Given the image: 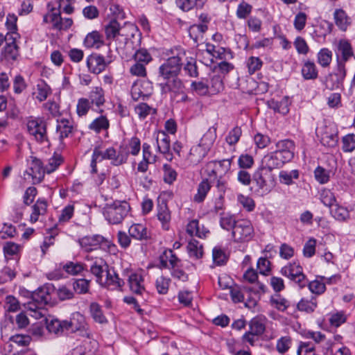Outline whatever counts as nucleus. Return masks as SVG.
<instances>
[{
  "label": "nucleus",
  "instance_id": "nucleus-1",
  "mask_svg": "<svg viewBox=\"0 0 355 355\" xmlns=\"http://www.w3.org/2000/svg\"><path fill=\"white\" fill-rule=\"evenodd\" d=\"M44 320L49 332L56 336L62 335L65 331H76L84 329L86 325L83 315L79 313L73 314L69 321L51 318H45Z\"/></svg>",
  "mask_w": 355,
  "mask_h": 355
},
{
  "label": "nucleus",
  "instance_id": "nucleus-2",
  "mask_svg": "<svg viewBox=\"0 0 355 355\" xmlns=\"http://www.w3.org/2000/svg\"><path fill=\"white\" fill-rule=\"evenodd\" d=\"M130 205L125 200H115L106 204L103 215L109 223L118 225L122 223L130 211Z\"/></svg>",
  "mask_w": 355,
  "mask_h": 355
},
{
  "label": "nucleus",
  "instance_id": "nucleus-3",
  "mask_svg": "<svg viewBox=\"0 0 355 355\" xmlns=\"http://www.w3.org/2000/svg\"><path fill=\"white\" fill-rule=\"evenodd\" d=\"M216 138V128H209L202 137L198 146H193L190 150V155L196 157L192 161L200 162L207 155Z\"/></svg>",
  "mask_w": 355,
  "mask_h": 355
},
{
  "label": "nucleus",
  "instance_id": "nucleus-4",
  "mask_svg": "<svg viewBox=\"0 0 355 355\" xmlns=\"http://www.w3.org/2000/svg\"><path fill=\"white\" fill-rule=\"evenodd\" d=\"M280 273L296 284L300 288H304L306 286L307 277L298 261L288 263L281 268Z\"/></svg>",
  "mask_w": 355,
  "mask_h": 355
},
{
  "label": "nucleus",
  "instance_id": "nucleus-5",
  "mask_svg": "<svg viewBox=\"0 0 355 355\" xmlns=\"http://www.w3.org/2000/svg\"><path fill=\"white\" fill-rule=\"evenodd\" d=\"M252 180L256 182L262 195L268 193L275 185V178L272 171L262 164L253 174Z\"/></svg>",
  "mask_w": 355,
  "mask_h": 355
},
{
  "label": "nucleus",
  "instance_id": "nucleus-6",
  "mask_svg": "<svg viewBox=\"0 0 355 355\" xmlns=\"http://www.w3.org/2000/svg\"><path fill=\"white\" fill-rule=\"evenodd\" d=\"M184 52L179 53L177 55L168 58L159 68V74L162 79L175 78L178 76L182 67V58Z\"/></svg>",
  "mask_w": 355,
  "mask_h": 355
},
{
  "label": "nucleus",
  "instance_id": "nucleus-7",
  "mask_svg": "<svg viewBox=\"0 0 355 355\" xmlns=\"http://www.w3.org/2000/svg\"><path fill=\"white\" fill-rule=\"evenodd\" d=\"M26 128L28 134L40 142L48 141L46 122L43 118L31 116L26 119Z\"/></svg>",
  "mask_w": 355,
  "mask_h": 355
},
{
  "label": "nucleus",
  "instance_id": "nucleus-8",
  "mask_svg": "<svg viewBox=\"0 0 355 355\" xmlns=\"http://www.w3.org/2000/svg\"><path fill=\"white\" fill-rule=\"evenodd\" d=\"M254 231L252 223L247 219L238 220L232 236L236 243L248 242L254 237Z\"/></svg>",
  "mask_w": 355,
  "mask_h": 355
},
{
  "label": "nucleus",
  "instance_id": "nucleus-9",
  "mask_svg": "<svg viewBox=\"0 0 355 355\" xmlns=\"http://www.w3.org/2000/svg\"><path fill=\"white\" fill-rule=\"evenodd\" d=\"M54 291L52 285H45L31 293V301L28 302V309L40 308L48 304L51 300V293Z\"/></svg>",
  "mask_w": 355,
  "mask_h": 355
},
{
  "label": "nucleus",
  "instance_id": "nucleus-10",
  "mask_svg": "<svg viewBox=\"0 0 355 355\" xmlns=\"http://www.w3.org/2000/svg\"><path fill=\"white\" fill-rule=\"evenodd\" d=\"M337 67L345 68V64L354 58L353 48L350 42L345 40H340L334 49Z\"/></svg>",
  "mask_w": 355,
  "mask_h": 355
},
{
  "label": "nucleus",
  "instance_id": "nucleus-11",
  "mask_svg": "<svg viewBox=\"0 0 355 355\" xmlns=\"http://www.w3.org/2000/svg\"><path fill=\"white\" fill-rule=\"evenodd\" d=\"M78 243L85 252H91L98 249H105L109 246V241L100 234L85 236L78 239Z\"/></svg>",
  "mask_w": 355,
  "mask_h": 355
},
{
  "label": "nucleus",
  "instance_id": "nucleus-12",
  "mask_svg": "<svg viewBox=\"0 0 355 355\" xmlns=\"http://www.w3.org/2000/svg\"><path fill=\"white\" fill-rule=\"evenodd\" d=\"M112 57L108 55L105 59L98 53H92L87 58L86 63L89 72L99 74L112 62Z\"/></svg>",
  "mask_w": 355,
  "mask_h": 355
},
{
  "label": "nucleus",
  "instance_id": "nucleus-13",
  "mask_svg": "<svg viewBox=\"0 0 355 355\" xmlns=\"http://www.w3.org/2000/svg\"><path fill=\"white\" fill-rule=\"evenodd\" d=\"M162 94H171V97L176 98L179 93H182V90L185 89L182 80L175 76V78H169L168 79H163V82L159 83Z\"/></svg>",
  "mask_w": 355,
  "mask_h": 355
},
{
  "label": "nucleus",
  "instance_id": "nucleus-14",
  "mask_svg": "<svg viewBox=\"0 0 355 355\" xmlns=\"http://www.w3.org/2000/svg\"><path fill=\"white\" fill-rule=\"evenodd\" d=\"M345 77L346 69L336 66L335 71L327 77L326 87L330 90L341 89Z\"/></svg>",
  "mask_w": 355,
  "mask_h": 355
},
{
  "label": "nucleus",
  "instance_id": "nucleus-15",
  "mask_svg": "<svg viewBox=\"0 0 355 355\" xmlns=\"http://www.w3.org/2000/svg\"><path fill=\"white\" fill-rule=\"evenodd\" d=\"M317 136L320 138L321 144L329 148L336 146L338 137L336 132L328 126H324L317 130Z\"/></svg>",
  "mask_w": 355,
  "mask_h": 355
},
{
  "label": "nucleus",
  "instance_id": "nucleus-16",
  "mask_svg": "<svg viewBox=\"0 0 355 355\" xmlns=\"http://www.w3.org/2000/svg\"><path fill=\"white\" fill-rule=\"evenodd\" d=\"M51 23H52V28L57 31H62L69 29L73 24L71 18H62L60 10L58 8L51 7Z\"/></svg>",
  "mask_w": 355,
  "mask_h": 355
},
{
  "label": "nucleus",
  "instance_id": "nucleus-17",
  "mask_svg": "<svg viewBox=\"0 0 355 355\" xmlns=\"http://www.w3.org/2000/svg\"><path fill=\"white\" fill-rule=\"evenodd\" d=\"M288 162L289 161L284 158L279 153L275 150L263 157L261 164L272 171L274 168H280L285 163Z\"/></svg>",
  "mask_w": 355,
  "mask_h": 355
},
{
  "label": "nucleus",
  "instance_id": "nucleus-18",
  "mask_svg": "<svg viewBox=\"0 0 355 355\" xmlns=\"http://www.w3.org/2000/svg\"><path fill=\"white\" fill-rule=\"evenodd\" d=\"M157 150L162 153L168 161L173 159V154L171 152V141L169 136L164 131L157 134Z\"/></svg>",
  "mask_w": 355,
  "mask_h": 355
},
{
  "label": "nucleus",
  "instance_id": "nucleus-19",
  "mask_svg": "<svg viewBox=\"0 0 355 355\" xmlns=\"http://www.w3.org/2000/svg\"><path fill=\"white\" fill-rule=\"evenodd\" d=\"M28 170V173L32 177L34 183H40L43 180L46 169L40 159L31 157Z\"/></svg>",
  "mask_w": 355,
  "mask_h": 355
},
{
  "label": "nucleus",
  "instance_id": "nucleus-20",
  "mask_svg": "<svg viewBox=\"0 0 355 355\" xmlns=\"http://www.w3.org/2000/svg\"><path fill=\"white\" fill-rule=\"evenodd\" d=\"M160 268L174 269L176 267H181V260L175 255L171 249L165 250L159 256Z\"/></svg>",
  "mask_w": 355,
  "mask_h": 355
},
{
  "label": "nucleus",
  "instance_id": "nucleus-21",
  "mask_svg": "<svg viewBox=\"0 0 355 355\" xmlns=\"http://www.w3.org/2000/svg\"><path fill=\"white\" fill-rule=\"evenodd\" d=\"M8 42L3 48L1 56L6 61L16 60L19 55V47L16 44V38L13 36H8Z\"/></svg>",
  "mask_w": 355,
  "mask_h": 355
},
{
  "label": "nucleus",
  "instance_id": "nucleus-22",
  "mask_svg": "<svg viewBox=\"0 0 355 355\" xmlns=\"http://www.w3.org/2000/svg\"><path fill=\"white\" fill-rule=\"evenodd\" d=\"M124 284V281L119 278L114 270L109 268L107 270L105 278L103 279L102 284L101 285L110 289H117L121 288Z\"/></svg>",
  "mask_w": 355,
  "mask_h": 355
},
{
  "label": "nucleus",
  "instance_id": "nucleus-23",
  "mask_svg": "<svg viewBox=\"0 0 355 355\" xmlns=\"http://www.w3.org/2000/svg\"><path fill=\"white\" fill-rule=\"evenodd\" d=\"M275 150L289 162L294 157L295 144L291 139L280 140L276 144Z\"/></svg>",
  "mask_w": 355,
  "mask_h": 355
},
{
  "label": "nucleus",
  "instance_id": "nucleus-24",
  "mask_svg": "<svg viewBox=\"0 0 355 355\" xmlns=\"http://www.w3.org/2000/svg\"><path fill=\"white\" fill-rule=\"evenodd\" d=\"M129 288L132 293L137 295H142L146 292L143 277L138 273H131L128 279Z\"/></svg>",
  "mask_w": 355,
  "mask_h": 355
},
{
  "label": "nucleus",
  "instance_id": "nucleus-25",
  "mask_svg": "<svg viewBox=\"0 0 355 355\" xmlns=\"http://www.w3.org/2000/svg\"><path fill=\"white\" fill-rule=\"evenodd\" d=\"M157 216L162 223L163 229L168 230L171 216L166 200L159 201L157 206Z\"/></svg>",
  "mask_w": 355,
  "mask_h": 355
},
{
  "label": "nucleus",
  "instance_id": "nucleus-26",
  "mask_svg": "<svg viewBox=\"0 0 355 355\" xmlns=\"http://www.w3.org/2000/svg\"><path fill=\"white\" fill-rule=\"evenodd\" d=\"M92 105L99 108L105 103V92L101 87H94L89 93L87 98Z\"/></svg>",
  "mask_w": 355,
  "mask_h": 355
},
{
  "label": "nucleus",
  "instance_id": "nucleus-27",
  "mask_svg": "<svg viewBox=\"0 0 355 355\" xmlns=\"http://www.w3.org/2000/svg\"><path fill=\"white\" fill-rule=\"evenodd\" d=\"M128 233L130 237L139 241L147 240L150 237L147 228L139 223L132 225L129 227Z\"/></svg>",
  "mask_w": 355,
  "mask_h": 355
},
{
  "label": "nucleus",
  "instance_id": "nucleus-28",
  "mask_svg": "<svg viewBox=\"0 0 355 355\" xmlns=\"http://www.w3.org/2000/svg\"><path fill=\"white\" fill-rule=\"evenodd\" d=\"M304 80H315L318 77V71L314 62L310 60H304L301 69Z\"/></svg>",
  "mask_w": 355,
  "mask_h": 355
},
{
  "label": "nucleus",
  "instance_id": "nucleus-29",
  "mask_svg": "<svg viewBox=\"0 0 355 355\" xmlns=\"http://www.w3.org/2000/svg\"><path fill=\"white\" fill-rule=\"evenodd\" d=\"M318 306L317 298L314 295H311V298H302L296 305L297 311L305 312L306 313H312Z\"/></svg>",
  "mask_w": 355,
  "mask_h": 355
},
{
  "label": "nucleus",
  "instance_id": "nucleus-30",
  "mask_svg": "<svg viewBox=\"0 0 355 355\" xmlns=\"http://www.w3.org/2000/svg\"><path fill=\"white\" fill-rule=\"evenodd\" d=\"M109 269L108 265L105 261L101 259L96 261L91 266L90 271L96 277V282L99 284H102L103 279L104 278L103 273L107 272Z\"/></svg>",
  "mask_w": 355,
  "mask_h": 355
},
{
  "label": "nucleus",
  "instance_id": "nucleus-31",
  "mask_svg": "<svg viewBox=\"0 0 355 355\" xmlns=\"http://www.w3.org/2000/svg\"><path fill=\"white\" fill-rule=\"evenodd\" d=\"M336 25L343 31H345L351 24V19L343 9H336L334 13Z\"/></svg>",
  "mask_w": 355,
  "mask_h": 355
},
{
  "label": "nucleus",
  "instance_id": "nucleus-32",
  "mask_svg": "<svg viewBox=\"0 0 355 355\" xmlns=\"http://www.w3.org/2000/svg\"><path fill=\"white\" fill-rule=\"evenodd\" d=\"M208 26L206 24H193L189 28V37L196 44L204 39V34L207 31Z\"/></svg>",
  "mask_w": 355,
  "mask_h": 355
},
{
  "label": "nucleus",
  "instance_id": "nucleus-33",
  "mask_svg": "<svg viewBox=\"0 0 355 355\" xmlns=\"http://www.w3.org/2000/svg\"><path fill=\"white\" fill-rule=\"evenodd\" d=\"M219 223L220 227L225 230L233 232V230L238 221L236 220L235 216L230 213L224 212L219 213Z\"/></svg>",
  "mask_w": 355,
  "mask_h": 355
},
{
  "label": "nucleus",
  "instance_id": "nucleus-34",
  "mask_svg": "<svg viewBox=\"0 0 355 355\" xmlns=\"http://www.w3.org/2000/svg\"><path fill=\"white\" fill-rule=\"evenodd\" d=\"M187 232L191 236H196L199 238H205L209 232L204 226L200 228L198 220L194 219L190 221L187 226Z\"/></svg>",
  "mask_w": 355,
  "mask_h": 355
},
{
  "label": "nucleus",
  "instance_id": "nucleus-35",
  "mask_svg": "<svg viewBox=\"0 0 355 355\" xmlns=\"http://www.w3.org/2000/svg\"><path fill=\"white\" fill-rule=\"evenodd\" d=\"M47 210V202L44 199H38L33 206L31 222L34 223L38 220L40 215H44Z\"/></svg>",
  "mask_w": 355,
  "mask_h": 355
},
{
  "label": "nucleus",
  "instance_id": "nucleus-36",
  "mask_svg": "<svg viewBox=\"0 0 355 355\" xmlns=\"http://www.w3.org/2000/svg\"><path fill=\"white\" fill-rule=\"evenodd\" d=\"M234 157H232L230 159H224L220 161H213L211 163L214 164L215 166V168H214L209 175L213 174L214 176H217L218 173L226 174L230 171L231 168L232 162Z\"/></svg>",
  "mask_w": 355,
  "mask_h": 355
},
{
  "label": "nucleus",
  "instance_id": "nucleus-37",
  "mask_svg": "<svg viewBox=\"0 0 355 355\" xmlns=\"http://www.w3.org/2000/svg\"><path fill=\"white\" fill-rule=\"evenodd\" d=\"M57 132L60 133V138L63 139L69 137L73 132V126L72 122L66 119L58 121L56 127Z\"/></svg>",
  "mask_w": 355,
  "mask_h": 355
},
{
  "label": "nucleus",
  "instance_id": "nucleus-38",
  "mask_svg": "<svg viewBox=\"0 0 355 355\" xmlns=\"http://www.w3.org/2000/svg\"><path fill=\"white\" fill-rule=\"evenodd\" d=\"M88 128L96 133H100L101 131L107 130L110 128V121L105 116L101 115L92 121Z\"/></svg>",
  "mask_w": 355,
  "mask_h": 355
},
{
  "label": "nucleus",
  "instance_id": "nucleus-39",
  "mask_svg": "<svg viewBox=\"0 0 355 355\" xmlns=\"http://www.w3.org/2000/svg\"><path fill=\"white\" fill-rule=\"evenodd\" d=\"M144 85H149V83H143L141 84L135 83L132 86L131 96L135 101H138L140 98H142L144 100L150 96V92H147L143 90Z\"/></svg>",
  "mask_w": 355,
  "mask_h": 355
},
{
  "label": "nucleus",
  "instance_id": "nucleus-40",
  "mask_svg": "<svg viewBox=\"0 0 355 355\" xmlns=\"http://www.w3.org/2000/svg\"><path fill=\"white\" fill-rule=\"evenodd\" d=\"M268 106L275 112L282 114H286L289 112L288 99L287 97H284L280 101L272 99L268 101Z\"/></svg>",
  "mask_w": 355,
  "mask_h": 355
},
{
  "label": "nucleus",
  "instance_id": "nucleus-41",
  "mask_svg": "<svg viewBox=\"0 0 355 355\" xmlns=\"http://www.w3.org/2000/svg\"><path fill=\"white\" fill-rule=\"evenodd\" d=\"M89 311L95 322L100 324L107 322V320L103 313L101 306L98 303L92 302L89 306Z\"/></svg>",
  "mask_w": 355,
  "mask_h": 355
},
{
  "label": "nucleus",
  "instance_id": "nucleus-42",
  "mask_svg": "<svg viewBox=\"0 0 355 355\" xmlns=\"http://www.w3.org/2000/svg\"><path fill=\"white\" fill-rule=\"evenodd\" d=\"M210 189L211 185L208 180H203L198 187V191L193 197V200L198 203L203 202Z\"/></svg>",
  "mask_w": 355,
  "mask_h": 355
},
{
  "label": "nucleus",
  "instance_id": "nucleus-43",
  "mask_svg": "<svg viewBox=\"0 0 355 355\" xmlns=\"http://www.w3.org/2000/svg\"><path fill=\"white\" fill-rule=\"evenodd\" d=\"M309 291L314 295H320L323 294L326 291L325 283L323 280H321L318 277L317 279L309 282L307 279V284Z\"/></svg>",
  "mask_w": 355,
  "mask_h": 355
},
{
  "label": "nucleus",
  "instance_id": "nucleus-44",
  "mask_svg": "<svg viewBox=\"0 0 355 355\" xmlns=\"http://www.w3.org/2000/svg\"><path fill=\"white\" fill-rule=\"evenodd\" d=\"M206 51L212 57L219 60H225L226 53H230V51L223 47H216L215 45L209 43L206 44Z\"/></svg>",
  "mask_w": 355,
  "mask_h": 355
},
{
  "label": "nucleus",
  "instance_id": "nucleus-45",
  "mask_svg": "<svg viewBox=\"0 0 355 355\" xmlns=\"http://www.w3.org/2000/svg\"><path fill=\"white\" fill-rule=\"evenodd\" d=\"M135 112L140 119H145L150 114H155L157 110L150 107L146 103H140L135 107Z\"/></svg>",
  "mask_w": 355,
  "mask_h": 355
},
{
  "label": "nucleus",
  "instance_id": "nucleus-46",
  "mask_svg": "<svg viewBox=\"0 0 355 355\" xmlns=\"http://www.w3.org/2000/svg\"><path fill=\"white\" fill-rule=\"evenodd\" d=\"M190 257L200 259L203 254L202 245L196 239H192L187 246Z\"/></svg>",
  "mask_w": 355,
  "mask_h": 355
},
{
  "label": "nucleus",
  "instance_id": "nucleus-47",
  "mask_svg": "<svg viewBox=\"0 0 355 355\" xmlns=\"http://www.w3.org/2000/svg\"><path fill=\"white\" fill-rule=\"evenodd\" d=\"M306 337L313 339L315 343L320 344L325 343L327 349L331 348L333 345V342L330 340H327L325 335L320 331H309L306 334Z\"/></svg>",
  "mask_w": 355,
  "mask_h": 355
},
{
  "label": "nucleus",
  "instance_id": "nucleus-48",
  "mask_svg": "<svg viewBox=\"0 0 355 355\" xmlns=\"http://www.w3.org/2000/svg\"><path fill=\"white\" fill-rule=\"evenodd\" d=\"M120 24L116 19L111 20L108 24L105 26V33L107 39H114L119 35Z\"/></svg>",
  "mask_w": 355,
  "mask_h": 355
},
{
  "label": "nucleus",
  "instance_id": "nucleus-49",
  "mask_svg": "<svg viewBox=\"0 0 355 355\" xmlns=\"http://www.w3.org/2000/svg\"><path fill=\"white\" fill-rule=\"evenodd\" d=\"M176 6L183 11H189L193 8H202V3L199 0H175Z\"/></svg>",
  "mask_w": 355,
  "mask_h": 355
},
{
  "label": "nucleus",
  "instance_id": "nucleus-50",
  "mask_svg": "<svg viewBox=\"0 0 355 355\" xmlns=\"http://www.w3.org/2000/svg\"><path fill=\"white\" fill-rule=\"evenodd\" d=\"M270 303L272 306L282 312H284L290 306L289 301L280 295L272 297L270 298Z\"/></svg>",
  "mask_w": 355,
  "mask_h": 355
},
{
  "label": "nucleus",
  "instance_id": "nucleus-51",
  "mask_svg": "<svg viewBox=\"0 0 355 355\" xmlns=\"http://www.w3.org/2000/svg\"><path fill=\"white\" fill-rule=\"evenodd\" d=\"M318 62L322 67H328L332 60V52L327 49H322L317 55Z\"/></svg>",
  "mask_w": 355,
  "mask_h": 355
},
{
  "label": "nucleus",
  "instance_id": "nucleus-52",
  "mask_svg": "<svg viewBox=\"0 0 355 355\" xmlns=\"http://www.w3.org/2000/svg\"><path fill=\"white\" fill-rule=\"evenodd\" d=\"M133 59L135 62H140L146 65L153 60L150 53L146 49H139L137 50L133 55Z\"/></svg>",
  "mask_w": 355,
  "mask_h": 355
},
{
  "label": "nucleus",
  "instance_id": "nucleus-53",
  "mask_svg": "<svg viewBox=\"0 0 355 355\" xmlns=\"http://www.w3.org/2000/svg\"><path fill=\"white\" fill-rule=\"evenodd\" d=\"M331 214L335 219L340 221H344L349 217L348 210L338 204L331 209Z\"/></svg>",
  "mask_w": 355,
  "mask_h": 355
},
{
  "label": "nucleus",
  "instance_id": "nucleus-54",
  "mask_svg": "<svg viewBox=\"0 0 355 355\" xmlns=\"http://www.w3.org/2000/svg\"><path fill=\"white\" fill-rule=\"evenodd\" d=\"M279 180L282 183L291 185L293 183V179L299 178V171L297 170H292L291 171H282L279 173Z\"/></svg>",
  "mask_w": 355,
  "mask_h": 355
},
{
  "label": "nucleus",
  "instance_id": "nucleus-55",
  "mask_svg": "<svg viewBox=\"0 0 355 355\" xmlns=\"http://www.w3.org/2000/svg\"><path fill=\"white\" fill-rule=\"evenodd\" d=\"M84 266L82 263L69 261L63 266L62 268L67 273L76 275L84 270Z\"/></svg>",
  "mask_w": 355,
  "mask_h": 355
},
{
  "label": "nucleus",
  "instance_id": "nucleus-56",
  "mask_svg": "<svg viewBox=\"0 0 355 355\" xmlns=\"http://www.w3.org/2000/svg\"><path fill=\"white\" fill-rule=\"evenodd\" d=\"M102 44L101 35L98 31H92L87 35L84 40V44L86 47L91 48L98 44Z\"/></svg>",
  "mask_w": 355,
  "mask_h": 355
},
{
  "label": "nucleus",
  "instance_id": "nucleus-57",
  "mask_svg": "<svg viewBox=\"0 0 355 355\" xmlns=\"http://www.w3.org/2000/svg\"><path fill=\"white\" fill-rule=\"evenodd\" d=\"M51 92L50 87L44 81H41L37 85L36 98L42 102L45 101Z\"/></svg>",
  "mask_w": 355,
  "mask_h": 355
},
{
  "label": "nucleus",
  "instance_id": "nucleus-58",
  "mask_svg": "<svg viewBox=\"0 0 355 355\" xmlns=\"http://www.w3.org/2000/svg\"><path fill=\"white\" fill-rule=\"evenodd\" d=\"M241 135V128L239 126H236L229 132L225 138V141L230 146L235 145L239 141Z\"/></svg>",
  "mask_w": 355,
  "mask_h": 355
},
{
  "label": "nucleus",
  "instance_id": "nucleus-59",
  "mask_svg": "<svg viewBox=\"0 0 355 355\" xmlns=\"http://www.w3.org/2000/svg\"><path fill=\"white\" fill-rule=\"evenodd\" d=\"M91 103L87 98H80L76 105V112L79 116H85L92 107Z\"/></svg>",
  "mask_w": 355,
  "mask_h": 355
},
{
  "label": "nucleus",
  "instance_id": "nucleus-60",
  "mask_svg": "<svg viewBox=\"0 0 355 355\" xmlns=\"http://www.w3.org/2000/svg\"><path fill=\"white\" fill-rule=\"evenodd\" d=\"M347 319V316L344 311H338L331 315L329 318V323L333 327H338L346 322Z\"/></svg>",
  "mask_w": 355,
  "mask_h": 355
},
{
  "label": "nucleus",
  "instance_id": "nucleus-61",
  "mask_svg": "<svg viewBox=\"0 0 355 355\" xmlns=\"http://www.w3.org/2000/svg\"><path fill=\"white\" fill-rule=\"evenodd\" d=\"M63 159L60 155H54L49 159V163L45 166L46 173H51L55 171L58 166L62 163Z\"/></svg>",
  "mask_w": 355,
  "mask_h": 355
},
{
  "label": "nucleus",
  "instance_id": "nucleus-62",
  "mask_svg": "<svg viewBox=\"0 0 355 355\" xmlns=\"http://www.w3.org/2000/svg\"><path fill=\"white\" fill-rule=\"evenodd\" d=\"M343 150L344 152H352L355 149V135L348 134L342 139Z\"/></svg>",
  "mask_w": 355,
  "mask_h": 355
},
{
  "label": "nucleus",
  "instance_id": "nucleus-63",
  "mask_svg": "<svg viewBox=\"0 0 355 355\" xmlns=\"http://www.w3.org/2000/svg\"><path fill=\"white\" fill-rule=\"evenodd\" d=\"M163 171L164 182L171 184L177 178L178 174L176 171L168 164H164Z\"/></svg>",
  "mask_w": 355,
  "mask_h": 355
},
{
  "label": "nucleus",
  "instance_id": "nucleus-64",
  "mask_svg": "<svg viewBox=\"0 0 355 355\" xmlns=\"http://www.w3.org/2000/svg\"><path fill=\"white\" fill-rule=\"evenodd\" d=\"M89 281L85 279H76L73 284V290L78 294H85L89 291Z\"/></svg>",
  "mask_w": 355,
  "mask_h": 355
}]
</instances>
